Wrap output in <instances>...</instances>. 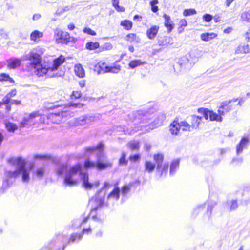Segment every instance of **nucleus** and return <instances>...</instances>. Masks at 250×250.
<instances>
[{"mask_svg":"<svg viewBox=\"0 0 250 250\" xmlns=\"http://www.w3.org/2000/svg\"><path fill=\"white\" fill-rule=\"evenodd\" d=\"M26 57L33 59V62L27 63L26 66L29 68L33 69L36 75L39 77L46 75L50 78L59 76L57 72V70L65 60L63 56L61 55L54 59L53 62H44L42 63L41 57L35 50H32Z\"/></svg>","mask_w":250,"mask_h":250,"instance_id":"obj_1","label":"nucleus"},{"mask_svg":"<svg viewBox=\"0 0 250 250\" xmlns=\"http://www.w3.org/2000/svg\"><path fill=\"white\" fill-rule=\"evenodd\" d=\"M9 162L11 165L16 167V169L14 171H5L6 179L3 180L0 189L2 193H4L12 185L13 182L11 181L10 179L21 177V181L25 184L28 183L30 180V174L33 166L26 167V161L21 157L11 158Z\"/></svg>","mask_w":250,"mask_h":250,"instance_id":"obj_2","label":"nucleus"},{"mask_svg":"<svg viewBox=\"0 0 250 250\" xmlns=\"http://www.w3.org/2000/svg\"><path fill=\"white\" fill-rule=\"evenodd\" d=\"M79 180L82 181L83 187L88 190L92 189L93 187L96 188L100 184L98 181L93 183L89 182L88 174L86 172H83L82 166L78 164L67 173L65 182L69 186H74L77 185Z\"/></svg>","mask_w":250,"mask_h":250,"instance_id":"obj_3","label":"nucleus"},{"mask_svg":"<svg viewBox=\"0 0 250 250\" xmlns=\"http://www.w3.org/2000/svg\"><path fill=\"white\" fill-rule=\"evenodd\" d=\"M121 66L116 62H114L111 66L107 65L105 62H99L94 66V71L98 74L111 73L117 74L121 71Z\"/></svg>","mask_w":250,"mask_h":250,"instance_id":"obj_4","label":"nucleus"},{"mask_svg":"<svg viewBox=\"0 0 250 250\" xmlns=\"http://www.w3.org/2000/svg\"><path fill=\"white\" fill-rule=\"evenodd\" d=\"M154 112V109L152 108L135 111L133 113L134 117L133 121L135 124L146 123L151 118Z\"/></svg>","mask_w":250,"mask_h":250,"instance_id":"obj_5","label":"nucleus"},{"mask_svg":"<svg viewBox=\"0 0 250 250\" xmlns=\"http://www.w3.org/2000/svg\"><path fill=\"white\" fill-rule=\"evenodd\" d=\"M102 154L100 152L97 157L96 163L92 162L89 159L86 160L84 163V167L86 168H95L96 167L99 170H102L105 169L107 167H112V163L110 162H106V163H103L102 161L104 159L102 158Z\"/></svg>","mask_w":250,"mask_h":250,"instance_id":"obj_6","label":"nucleus"},{"mask_svg":"<svg viewBox=\"0 0 250 250\" xmlns=\"http://www.w3.org/2000/svg\"><path fill=\"white\" fill-rule=\"evenodd\" d=\"M197 61V58L193 56L191 53L182 57L179 61V64L182 71L189 70Z\"/></svg>","mask_w":250,"mask_h":250,"instance_id":"obj_7","label":"nucleus"},{"mask_svg":"<svg viewBox=\"0 0 250 250\" xmlns=\"http://www.w3.org/2000/svg\"><path fill=\"white\" fill-rule=\"evenodd\" d=\"M180 129L184 131H191L192 130L191 125L186 121L178 122L174 121L170 125V131L172 135H177L179 133Z\"/></svg>","mask_w":250,"mask_h":250,"instance_id":"obj_8","label":"nucleus"},{"mask_svg":"<svg viewBox=\"0 0 250 250\" xmlns=\"http://www.w3.org/2000/svg\"><path fill=\"white\" fill-rule=\"evenodd\" d=\"M54 39L57 43H62L67 44L70 42H75L76 39L73 37H71L69 34L66 32L56 29L54 31Z\"/></svg>","mask_w":250,"mask_h":250,"instance_id":"obj_9","label":"nucleus"},{"mask_svg":"<svg viewBox=\"0 0 250 250\" xmlns=\"http://www.w3.org/2000/svg\"><path fill=\"white\" fill-rule=\"evenodd\" d=\"M69 108L70 107L67 108L66 110L61 112L50 113L48 116V119L54 124H60L62 121L63 117L73 116V113L69 111Z\"/></svg>","mask_w":250,"mask_h":250,"instance_id":"obj_10","label":"nucleus"},{"mask_svg":"<svg viewBox=\"0 0 250 250\" xmlns=\"http://www.w3.org/2000/svg\"><path fill=\"white\" fill-rule=\"evenodd\" d=\"M153 158L157 166V170L160 173V176L165 175L168 171V164L167 163L163 164L164 156L161 154H155Z\"/></svg>","mask_w":250,"mask_h":250,"instance_id":"obj_11","label":"nucleus"},{"mask_svg":"<svg viewBox=\"0 0 250 250\" xmlns=\"http://www.w3.org/2000/svg\"><path fill=\"white\" fill-rule=\"evenodd\" d=\"M32 51L28 53L23 56L21 58H11L7 61L8 67L11 69H15L21 65V62L22 61L29 60L30 62H33L34 60L33 59H29L26 58V56L29 55Z\"/></svg>","mask_w":250,"mask_h":250,"instance_id":"obj_12","label":"nucleus"},{"mask_svg":"<svg viewBox=\"0 0 250 250\" xmlns=\"http://www.w3.org/2000/svg\"><path fill=\"white\" fill-rule=\"evenodd\" d=\"M198 112L203 114L206 120H208V118H209L211 121L221 122L223 119L222 117L221 116V115L220 114L218 115L212 111L208 110V109L200 108L198 109Z\"/></svg>","mask_w":250,"mask_h":250,"instance_id":"obj_13","label":"nucleus"},{"mask_svg":"<svg viewBox=\"0 0 250 250\" xmlns=\"http://www.w3.org/2000/svg\"><path fill=\"white\" fill-rule=\"evenodd\" d=\"M39 114L37 112L32 113L28 116H25L22 122L20 123L21 127H24L31 126L34 125L35 118L38 116Z\"/></svg>","mask_w":250,"mask_h":250,"instance_id":"obj_14","label":"nucleus"},{"mask_svg":"<svg viewBox=\"0 0 250 250\" xmlns=\"http://www.w3.org/2000/svg\"><path fill=\"white\" fill-rule=\"evenodd\" d=\"M94 121V117L89 115H83L75 119V125L84 126L89 125Z\"/></svg>","mask_w":250,"mask_h":250,"instance_id":"obj_15","label":"nucleus"},{"mask_svg":"<svg viewBox=\"0 0 250 250\" xmlns=\"http://www.w3.org/2000/svg\"><path fill=\"white\" fill-rule=\"evenodd\" d=\"M232 101H226L222 102L218 110L220 115L224 116L226 113L230 111L232 109V105L230 104Z\"/></svg>","mask_w":250,"mask_h":250,"instance_id":"obj_16","label":"nucleus"},{"mask_svg":"<svg viewBox=\"0 0 250 250\" xmlns=\"http://www.w3.org/2000/svg\"><path fill=\"white\" fill-rule=\"evenodd\" d=\"M250 144L249 139L247 137H243L239 144L236 146V154L238 156L241 154L243 149H247Z\"/></svg>","mask_w":250,"mask_h":250,"instance_id":"obj_17","label":"nucleus"},{"mask_svg":"<svg viewBox=\"0 0 250 250\" xmlns=\"http://www.w3.org/2000/svg\"><path fill=\"white\" fill-rule=\"evenodd\" d=\"M173 43L172 38L169 36L160 37L158 40V45L162 47H167L168 45H172Z\"/></svg>","mask_w":250,"mask_h":250,"instance_id":"obj_18","label":"nucleus"},{"mask_svg":"<svg viewBox=\"0 0 250 250\" xmlns=\"http://www.w3.org/2000/svg\"><path fill=\"white\" fill-rule=\"evenodd\" d=\"M77 165L73 166L70 167L69 168H67V167L64 165H60L56 169V172L58 175H62L63 173H65V176L64 178V184L66 185L69 186L68 184L65 183V179L66 177V175L67 173L70 170V169L73 167L76 166Z\"/></svg>","mask_w":250,"mask_h":250,"instance_id":"obj_19","label":"nucleus"},{"mask_svg":"<svg viewBox=\"0 0 250 250\" xmlns=\"http://www.w3.org/2000/svg\"><path fill=\"white\" fill-rule=\"evenodd\" d=\"M91 229L89 228L88 229H83V232L82 234H73L71 235L68 242H74L77 240H80L82 239L83 237V233H88L89 232H91Z\"/></svg>","mask_w":250,"mask_h":250,"instance_id":"obj_20","label":"nucleus"},{"mask_svg":"<svg viewBox=\"0 0 250 250\" xmlns=\"http://www.w3.org/2000/svg\"><path fill=\"white\" fill-rule=\"evenodd\" d=\"M159 26L156 25L152 26L150 28L146 31L147 37L149 39H154L158 33L159 30Z\"/></svg>","mask_w":250,"mask_h":250,"instance_id":"obj_21","label":"nucleus"},{"mask_svg":"<svg viewBox=\"0 0 250 250\" xmlns=\"http://www.w3.org/2000/svg\"><path fill=\"white\" fill-rule=\"evenodd\" d=\"M163 17L165 19L164 24L165 26L167 28L168 31L170 33L174 28L173 24H172V21L171 20V18L169 16L164 14Z\"/></svg>","mask_w":250,"mask_h":250,"instance_id":"obj_22","label":"nucleus"},{"mask_svg":"<svg viewBox=\"0 0 250 250\" xmlns=\"http://www.w3.org/2000/svg\"><path fill=\"white\" fill-rule=\"evenodd\" d=\"M74 72L75 74L80 78H83L85 76V71L81 64L75 65Z\"/></svg>","mask_w":250,"mask_h":250,"instance_id":"obj_23","label":"nucleus"},{"mask_svg":"<svg viewBox=\"0 0 250 250\" xmlns=\"http://www.w3.org/2000/svg\"><path fill=\"white\" fill-rule=\"evenodd\" d=\"M101 191H99L96 195L95 200H96V206L93 208L91 209V211H97L100 207H101L104 204V200L103 197L98 198V194H100Z\"/></svg>","mask_w":250,"mask_h":250,"instance_id":"obj_24","label":"nucleus"},{"mask_svg":"<svg viewBox=\"0 0 250 250\" xmlns=\"http://www.w3.org/2000/svg\"><path fill=\"white\" fill-rule=\"evenodd\" d=\"M165 118L166 116L164 114L162 113H159L153 121L154 125L156 127L161 125Z\"/></svg>","mask_w":250,"mask_h":250,"instance_id":"obj_25","label":"nucleus"},{"mask_svg":"<svg viewBox=\"0 0 250 250\" xmlns=\"http://www.w3.org/2000/svg\"><path fill=\"white\" fill-rule=\"evenodd\" d=\"M238 207L236 200H232L229 202H227L225 205L226 208L229 209L230 211L235 210Z\"/></svg>","mask_w":250,"mask_h":250,"instance_id":"obj_26","label":"nucleus"},{"mask_svg":"<svg viewBox=\"0 0 250 250\" xmlns=\"http://www.w3.org/2000/svg\"><path fill=\"white\" fill-rule=\"evenodd\" d=\"M217 36V34L214 33H205L201 34L200 37L202 40L206 42L209 41Z\"/></svg>","mask_w":250,"mask_h":250,"instance_id":"obj_27","label":"nucleus"},{"mask_svg":"<svg viewBox=\"0 0 250 250\" xmlns=\"http://www.w3.org/2000/svg\"><path fill=\"white\" fill-rule=\"evenodd\" d=\"M120 189L118 188H115L108 195L107 199H111L118 200L119 198Z\"/></svg>","mask_w":250,"mask_h":250,"instance_id":"obj_28","label":"nucleus"},{"mask_svg":"<svg viewBox=\"0 0 250 250\" xmlns=\"http://www.w3.org/2000/svg\"><path fill=\"white\" fill-rule=\"evenodd\" d=\"M179 159L174 160L172 162L170 167V175L174 174L175 171L179 168Z\"/></svg>","mask_w":250,"mask_h":250,"instance_id":"obj_29","label":"nucleus"},{"mask_svg":"<svg viewBox=\"0 0 250 250\" xmlns=\"http://www.w3.org/2000/svg\"><path fill=\"white\" fill-rule=\"evenodd\" d=\"M202 117L198 116H192L191 124L192 129L197 128L201 122Z\"/></svg>","mask_w":250,"mask_h":250,"instance_id":"obj_30","label":"nucleus"},{"mask_svg":"<svg viewBox=\"0 0 250 250\" xmlns=\"http://www.w3.org/2000/svg\"><path fill=\"white\" fill-rule=\"evenodd\" d=\"M45 168L43 167L37 168L33 172V175L36 176L39 179H42L44 174Z\"/></svg>","mask_w":250,"mask_h":250,"instance_id":"obj_31","label":"nucleus"},{"mask_svg":"<svg viewBox=\"0 0 250 250\" xmlns=\"http://www.w3.org/2000/svg\"><path fill=\"white\" fill-rule=\"evenodd\" d=\"M250 49L248 45H240L236 49L235 52L239 53H248L249 52Z\"/></svg>","mask_w":250,"mask_h":250,"instance_id":"obj_32","label":"nucleus"},{"mask_svg":"<svg viewBox=\"0 0 250 250\" xmlns=\"http://www.w3.org/2000/svg\"><path fill=\"white\" fill-rule=\"evenodd\" d=\"M145 63V62L144 61H142L141 60H132L129 62L128 65L130 68L133 69L135 67L140 66L141 65L144 64Z\"/></svg>","mask_w":250,"mask_h":250,"instance_id":"obj_33","label":"nucleus"},{"mask_svg":"<svg viewBox=\"0 0 250 250\" xmlns=\"http://www.w3.org/2000/svg\"><path fill=\"white\" fill-rule=\"evenodd\" d=\"M145 166V171L148 173H151L153 172L156 167L154 163L150 161H146Z\"/></svg>","mask_w":250,"mask_h":250,"instance_id":"obj_34","label":"nucleus"},{"mask_svg":"<svg viewBox=\"0 0 250 250\" xmlns=\"http://www.w3.org/2000/svg\"><path fill=\"white\" fill-rule=\"evenodd\" d=\"M126 40L130 42L138 43L140 42V39L135 34L130 33L126 37Z\"/></svg>","mask_w":250,"mask_h":250,"instance_id":"obj_35","label":"nucleus"},{"mask_svg":"<svg viewBox=\"0 0 250 250\" xmlns=\"http://www.w3.org/2000/svg\"><path fill=\"white\" fill-rule=\"evenodd\" d=\"M43 33L38 30H35L32 32L30 35V39L31 41H35L37 39L42 37Z\"/></svg>","mask_w":250,"mask_h":250,"instance_id":"obj_36","label":"nucleus"},{"mask_svg":"<svg viewBox=\"0 0 250 250\" xmlns=\"http://www.w3.org/2000/svg\"><path fill=\"white\" fill-rule=\"evenodd\" d=\"M120 25L127 30H130L132 27V22L127 20H125L121 22Z\"/></svg>","mask_w":250,"mask_h":250,"instance_id":"obj_37","label":"nucleus"},{"mask_svg":"<svg viewBox=\"0 0 250 250\" xmlns=\"http://www.w3.org/2000/svg\"><path fill=\"white\" fill-rule=\"evenodd\" d=\"M60 241H62V242L63 243L62 249V250H63L65 247L66 246V243L68 242V239L63 235L60 234L57 236L56 240V242L57 243H59Z\"/></svg>","mask_w":250,"mask_h":250,"instance_id":"obj_38","label":"nucleus"},{"mask_svg":"<svg viewBox=\"0 0 250 250\" xmlns=\"http://www.w3.org/2000/svg\"><path fill=\"white\" fill-rule=\"evenodd\" d=\"M241 18L243 21L250 22V9L242 13Z\"/></svg>","mask_w":250,"mask_h":250,"instance_id":"obj_39","label":"nucleus"},{"mask_svg":"<svg viewBox=\"0 0 250 250\" xmlns=\"http://www.w3.org/2000/svg\"><path fill=\"white\" fill-rule=\"evenodd\" d=\"M128 146L129 148L132 150H137L139 148V143L138 141H130L128 143Z\"/></svg>","mask_w":250,"mask_h":250,"instance_id":"obj_40","label":"nucleus"},{"mask_svg":"<svg viewBox=\"0 0 250 250\" xmlns=\"http://www.w3.org/2000/svg\"><path fill=\"white\" fill-rule=\"evenodd\" d=\"M99 47V43L98 42H88L86 44V49L92 50L96 49Z\"/></svg>","mask_w":250,"mask_h":250,"instance_id":"obj_41","label":"nucleus"},{"mask_svg":"<svg viewBox=\"0 0 250 250\" xmlns=\"http://www.w3.org/2000/svg\"><path fill=\"white\" fill-rule=\"evenodd\" d=\"M0 81H8L11 83L14 82L13 79L10 77L9 75L5 73H1L0 74Z\"/></svg>","mask_w":250,"mask_h":250,"instance_id":"obj_42","label":"nucleus"},{"mask_svg":"<svg viewBox=\"0 0 250 250\" xmlns=\"http://www.w3.org/2000/svg\"><path fill=\"white\" fill-rule=\"evenodd\" d=\"M119 0H112V5L115 9L119 12H124L125 11V8L122 6H120L119 5Z\"/></svg>","mask_w":250,"mask_h":250,"instance_id":"obj_43","label":"nucleus"},{"mask_svg":"<svg viewBox=\"0 0 250 250\" xmlns=\"http://www.w3.org/2000/svg\"><path fill=\"white\" fill-rule=\"evenodd\" d=\"M104 145L103 144L100 143L96 147H88L86 148V152H93L95 150H101L103 148Z\"/></svg>","mask_w":250,"mask_h":250,"instance_id":"obj_44","label":"nucleus"},{"mask_svg":"<svg viewBox=\"0 0 250 250\" xmlns=\"http://www.w3.org/2000/svg\"><path fill=\"white\" fill-rule=\"evenodd\" d=\"M126 156V153L125 152H123L122 156L119 159V165L125 166L127 164L128 160L125 159Z\"/></svg>","mask_w":250,"mask_h":250,"instance_id":"obj_45","label":"nucleus"},{"mask_svg":"<svg viewBox=\"0 0 250 250\" xmlns=\"http://www.w3.org/2000/svg\"><path fill=\"white\" fill-rule=\"evenodd\" d=\"M158 3V0H153L150 2L151 10L154 13L157 12L158 10V7L156 6V4Z\"/></svg>","mask_w":250,"mask_h":250,"instance_id":"obj_46","label":"nucleus"},{"mask_svg":"<svg viewBox=\"0 0 250 250\" xmlns=\"http://www.w3.org/2000/svg\"><path fill=\"white\" fill-rule=\"evenodd\" d=\"M180 27L178 29L179 33H181L183 30L184 27H186L187 25V21L185 19H181L180 21L179 24Z\"/></svg>","mask_w":250,"mask_h":250,"instance_id":"obj_47","label":"nucleus"},{"mask_svg":"<svg viewBox=\"0 0 250 250\" xmlns=\"http://www.w3.org/2000/svg\"><path fill=\"white\" fill-rule=\"evenodd\" d=\"M196 14V11L194 9H185L183 11V15L185 16L193 15Z\"/></svg>","mask_w":250,"mask_h":250,"instance_id":"obj_48","label":"nucleus"},{"mask_svg":"<svg viewBox=\"0 0 250 250\" xmlns=\"http://www.w3.org/2000/svg\"><path fill=\"white\" fill-rule=\"evenodd\" d=\"M5 125L7 129L9 131H14L17 128L16 125L11 123H7Z\"/></svg>","mask_w":250,"mask_h":250,"instance_id":"obj_49","label":"nucleus"},{"mask_svg":"<svg viewBox=\"0 0 250 250\" xmlns=\"http://www.w3.org/2000/svg\"><path fill=\"white\" fill-rule=\"evenodd\" d=\"M11 98L6 95L3 99L2 101L0 103V105L1 104H7L11 103Z\"/></svg>","mask_w":250,"mask_h":250,"instance_id":"obj_50","label":"nucleus"},{"mask_svg":"<svg viewBox=\"0 0 250 250\" xmlns=\"http://www.w3.org/2000/svg\"><path fill=\"white\" fill-rule=\"evenodd\" d=\"M131 186H125L123 187L121 190V193L123 195H125L130 190Z\"/></svg>","mask_w":250,"mask_h":250,"instance_id":"obj_51","label":"nucleus"},{"mask_svg":"<svg viewBox=\"0 0 250 250\" xmlns=\"http://www.w3.org/2000/svg\"><path fill=\"white\" fill-rule=\"evenodd\" d=\"M205 208V205H202L198 206L197 208H195L193 211V214L197 215L200 211H202Z\"/></svg>","mask_w":250,"mask_h":250,"instance_id":"obj_52","label":"nucleus"},{"mask_svg":"<svg viewBox=\"0 0 250 250\" xmlns=\"http://www.w3.org/2000/svg\"><path fill=\"white\" fill-rule=\"evenodd\" d=\"M142 126H140V125H139L138 126H135L134 129L130 131V132H128V131H127V130H124V132H125V134H128L131 135V134H133L134 132H137V131H138L139 130H142Z\"/></svg>","mask_w":250,"mask_h":250,"instance_id":"obj_53","label":"nucleus"},{"mask_svg":"<svg viewBox=\"0 0 250 250\" xmlns=\"http://www.w3.org/2000/svg\"><path fill=\"white\" fill-rule=\"evenodd\" d=\"M83 32L85 33H87L89 35H91L92 36H95L96 34V32L94 31H93L90 28L87 27L84 28Z\"/></svg>","mask_w":250,"mask_h":250,"instance_id":"obj_54","label":"nucleus"},{"mask_svg":"<svg viewBox=\"0 0 250 250\" xmlns=\"http://www.w3.org/2000/svg\"><path fill=\"white\" fill-rule=\"evenodd\" d=\"M203 19L206 22H209L212 19V16L208 14H206L203 15Z\"/></svg>","mask_w":250,"mask_h":250,"instance_id":"obj_55","label":"nucleus"},{"mask_svg":"<svg viewBox=\"0 0 250 250\" xmlns=\"http://www.w3.org/2000/svg\"><path fill=\"white\" fill-rule=\"evenodd\" d=\"M50 156L47 155H36L34 158L36 159H49Z\"/></svg>","mask_w":250,"mask_h":250,"instance_id":"obj_56","label":"nucleus"},{"mask_svg":"<svg viewBox=\"0 0 250 250\" xmlns=\"http://www.w3.org/2000/svg\"><path fill=\"white\" fill-rule=\"evenodd\" d=\"M81 96L82 93L80 91H73L72 95V96L74 97L75 99L79 98L81 97Z\"/></svg>","mask_w":250,"mask_h":250,"instance_id":"obj_57","label":"nucleus"},{"mask_svg":"<svg viewBox=\"0 0 250 250\" xmlns=\"http://www.w3.org/2000/svg\"><path fill=\"white\" fill-rule=\"evenodd\" d=\"M243 158L241 157H238L236 158L233 159L232 163H236V164H241L242 163Z\"/></svg>","mask_w":250,"mask_h":250,"instance_id":"obj_58","label":"nucleus"},{"mask_svg":"<svg viewBox=\"0 0 250 250\" xmlns=\"http://www.w3.org/2000/svg\"><path fill=\"white\" fill-rule=\"evenodd\" d=\"M129 158L131 161L136 162L139 160L140 156L138 154H135L130 156Z\"/></svg>","mask_w":250,"mask_h":250,"instance_id":"obj_59","label":"nucleus"},{"mask_svg":"<svg viewBox=\"0 0 250 250\" xmlns=\"http://www.w3.org/2000/svg\"><path fill=\"white\" fill-rule=\"evenodd\" d=\"M64 12V10L63 9L62 7H59L55 13V14L57 15H61Z\"/></svg>","mask_w":250,"mask_h":250,"instance_id":"obj_60","label":"nucleus"},{"mask_svg":"<svg viewBox=\"0 0 250 250\" xmlns=\"http://www.w3.org/2000/svg\"><path fill=\"white\" fill-rule=\"evenodd\" d=\"M16 94V89H12L10 92H9L7 95L9 96L11 98L15 96Z\"/></svg>","mask_w":250,"mask_h":250,"instance_id":"obj_61","label":"nucleus"},{"mask_svg":"<svg viewBox=\"0 0 250 250\" xmlns=\"http://www.w3.org/2000/svg\"><path fill=\"white\" fill-rule=\"evenodd\" d=\"M235 0H226L225 1V5L227 7H229L230 6L231 4Z\"/></svg>","mask_w":250,"mask_h":250,"instance_id":"obj_62","label":"nucleus"},{"mask_svg":"<svg viewBox=\"0 0 250 250\" xmlns=\"http://www.w3.org/2000/svg\"><path fill=\"white\" fill-rule=\"evenodd\" d=\"M245 38L247 40L248 42H250V28L248 30V31L246 33Z\"/></svg>","mask_w":250,"mask_h":250,"instance_id":"obj_63","label":"nucleus"},{"mask_svg":"<svg viewBox=\"0 0 250 250\" xmlns=\"http://www.w3.org/2000/svg\"><path fill=\"white\" fill-rule=\"evenodd\" d=\"M41 16L40 14L37 13L35 14L33 16V20H38L41 18Z\"/></svg>","mask_w":250,"mask_h":250,"instance_id":"obj_64","label":"nucleus"}]
</instances>
